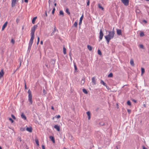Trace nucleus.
<instances>
[{
    "label": "nucleus",
    "instance_id": "nucleus-46",
    "mask_svg": "<svg viewBox=\"0 0 149 149\" xmlns=\"http://www.w3.org/2000/svg\"><path fill=\"white\" fill-rule=\"evenodd\" d=\"M90 4V1L89 0H88V1L87 3V6H89Z\"/></svg>",
    "mask_w": 149,
    "mask_h": 149
},
{
    "label": "nucleus",
    "instance_id": "nucleus-57",
    "mask_svg": "<svg viewBox=\"0 0 149 149\" xmlns=\"http://www.w3.org/2000/svg\"><path fill=\"white\" fill-rule=\"evenodd\" d=\"M133 101L134 102H136V100H133Z\"/></svg>",
    "mask_w": 149,
    "mask_h": 149
},
{
    "label": "nucleus",
    "instance_id": "nucleus-50",
    "mask_svg": "<svg viewBox=\"0 0 149 149\" xmlns=\"http://www.w3.org/2000/svg\"><path fill=\"white\" fill-rule=\"evenodd\" d=\"M52 1V0H49L48 3L49 4V5H50V3H51Z\"/></svg>",
    "mask_w": 149,
    "mask_h": 149
},
{
    "label": "nucleus",
    "instance_id": "nucleus-3",
    "mask_svg": "<svg viewBox=\"0 0 149 149\" xmlns=\"http://www.w3.org/2000/svg\"><path fill=\"white\" fill-rule=\"evenodd\" d=\"M37 26H38L37 25H35L31 28V36H34V33L35 30L37 28Z\"/></svg>",
    "mask_w": 149,
    "mask_h": 149
},
{
    "label": "nucleus",
    "instance_id": "nucleus-41",
    "mask_svg": "<svg viewBox=\"0 0 149 149\" xmlns=\"http://www.w3.org/2000/svg\"><path fill=\"white\" fill-rule=\"evenodd\" d=\"M11 117H12V118L14 119H16V118L15 117V116L13 114H11Z\"/></svg>",
    "mask_w": 149,
    "mask_h": 149
},
{
    "label": "nucleus",
    "instance_id": "nucleus-37",
    "mask_svg": "<svg viewBox=\"0 0 149 149\" xmlns=\"http://www.w3.org/2000/svg\"><path fill=\"white\" fill-rule=\"evenodd\" d=\"M77 24H77V22H75L74 23V26L76 27H77Z\"/></svg>",
    "mask_w": 149,
    "mask_h": 149
},
{
    "label": "nucleus",
    "instance_id": "nucleus-39",
    "mask_svg": "<svg viewBox=\"0 0 149 149\" xmlns=\"http://www.w3.org/2000/svg\"><path fill=\"white\" fill-rule=\"evenodd\" d=\"M11 42L13 44H14L15 42V40H14L13 39H12L11 40Z\"/></svg>",
    "mask_w": 149,
    "mask_h": 149
},
{
    "label": "nucleus",
    "instance_id": "nucleus-53",
    "mask_svg": "<svg viewBox=\"0 0 149 149\" xmlns=\"http://www.w3.org/2000/svg\"><path fill=\"white\" fill-rule=\"evenodd\" d=\"M54 33H55L53 31L51 33V36H53L54 34Z\"/></svg>",
    "mask_w": 149,
    "mask_h": 149
},
{
    "label": "nucleus",
    "instance_id": "nucleus-13",
    "mask_svg": "<svg viewBox=\"0 0 149 149\" xmlns=\"http://www.w3.org/2000/svg\"><path fill=\"white\" fill-rule=\"evenodd\" d=\"M117 33L118 35H121V34H122L121 30L117 29Z\"/></svg>",
    "mask_w": 149,
    "mask_h": 149
},
{
    "label": "nucleus",
    "instance_id": "nucleus-31",
    "mask_svg": "<svg viewBox=\"0 0 149 149\" xmlns=\"http://www.w3.org/2000/svg\"><path fill=\"white\" fill-rule=\"evenodd\" d=\"M113 77V74L111 73H110L108 75V77Z\"/></svg>",
    "mask_w": 149,
    "mask_h": 149
},
{
    "label": "nucleus",
    "instance_id": "nucleus-40",
    "mask_svg": "<svg viewBox=\"0 0 149 149\" xmlns=\"http://www.w3.org/2000/svg\"><path fill=\"white\" fill-rule=\"evenodd\" d=\"M55 8H53V10H52V14H53L54 13V12H55Z\"/></svg>",
    "mask_w": 149,
    "mask_h": 149
},
{
    "label": "nucleus",
    "instance_id": "nucleus-9",
    "mask_svg": "<svg viewBox=\"0 0 149 149\" xmlns=\"http://www.w3.org/2000/svg\"><path fill=\"white\" fill-rule=\"evenodd\" d=\"M7 23H8L7 22H5V23L2 26V31H3L4 30V29L5 28V27L7 26Z\"/></svg>",
    "mask_w": 149,
    "mask_h": 149
},
{
    "label": "nucleus",
    "instance_id": "nucleus-49",
    "mask_svg": "<svg viewBox=\"0 0 149 149\" xmlns=\"http://www.w3.org/2000/svg\"><path fill=\"white\" fill-rule=\"evenodd\" d=\"M72 53H71V51H70L69 53V56H72Z\"/></svg>",
    "mask_w": 149,
    "mask_h": 149
},
{
    "label": "nucleus",
    "instance_id": "nucleus-36",
    "mask_svg": "<svg viewBox=\"0 0 149 149\" xmlns=\"http://www.w3.org/2000/svg\"><path fill=\"white\" fill-rule=\"evenodd\" d=\"M97 52H98V54L99 55H102L101 52V51L100 50L98 49V50Z\"/></svg>",
    "mask_w": 149,
    "mask_h": 149
},
{
    "label": "nucleus",
    "instance_id": "nucleus-30",
    "mask_svg": "<svg viewBox=\"0 0 149 149\" xmlns=\"http://www.w3.org/2000/svg\"><path fill=\"white\" fill-rule=\"evenodd\" d=\"M141 72L142 74H143L145 72V69L144 68H141Z\"/></svg>",
    "mask_w": 149,
    "mask_h": 149
},
{
    "label": "nucleus",
    "instance_id": "nucleus-1",
    "mask_svg": "<svg viewBox=\"0 0 149 149\" xmlns=\"http://www.w3.org/2000/svg\"><path fill=\"white\" fill-rule=\"evenodd\" d=\"M108 32L109 33V34L105 36L104 37L107 41V43L109 44L110 40L112 39L114 37L115 34L114 28H113L112 31H108Z\"/></svg>",
    "mask_w": 149,
    "mask_h": 149
},
{
    "label": "nucleus",
    "instance_id": "nucleus-42",
    "mask_svg": "<svg viewBox=\"0 0 149 149\" xmlns=\"http://www.w3.org/2000/svg\"><path fill=\"white\" fill-rule=\"evenodd\" d=\"M40 41V38L39 37H38V41L37 42V44L38 45L39 42Z\"/></svg>",
    "mask_w": 149,
    "mask_h": 149
},
{
    "label": "nucleus",
    "instance_id": "nucleus-12",
    "mask_svg": "<svg viewBox=\"0 0 149 149\" xmlns=\"http://www.w3.org/2000/svg\"><path fill=\"white\" fill-rule=\"evenodd\" d=\"M26 130L29 132H32V128L31 127H27L26 128Z\"/></svg>",
    "mask_w": 149,
    "mask_h": 149
},
{
    "label": "nucleus",
    "instance_id": "nucleus-2",
    "mask_svg": "<svg viewBox=\"0 0 149 149\" xmlns=\"http://www.w3.org/2000/svg\"><path fill=\"white\" fill-rule=\"evenodd\" d=\"M28 100L29 101V104H32V95L30 89L28 90Z\"/></svg>",
    "mask_w": 149,
    "mask_h": 149
},
{
    "label": "nucleus",
    "instance_id": "nucleus-64",
    "mask_svg": "<svg viewBox=\"0 0 149 149\" xmlns=\"http://www.w3.org/2000/svg\"><path fill=\"white\" fill-rule=\"evenodd\" d=\"M143 149H147L146 148H145V147L143 146Z\"/></svg>",
    "mask_w": 149,
    "mask_h": 149
},
{
    "label": "nucleus",
    "instance_id": "nucleus-26",
    "mask_svg": "<svg viewBox=\"0 0 149 149\" xmlns=\"http://www.w3.org/2000/svg\"><path fill=\"white\" fill-rule=\"evenodd\" d=\"M99 125L102 126H103L105 125V123L104 122H101L99 123Z\"/></svg>",
    "mask_w": 149,
    "mask_h": 149
},
{
    "label": "nucleus",
    "instance_id": "nucleus-44",
    "mask_svg": "<svg viewBox=\"0 0 149 149\" xmlns=\"http://www.w3.org/2000/svg\"><path fill=\"white\" fill-rule=\"evenodd\" d=\"M9 119L10 121H11V123H12L14 121L11 118H10Z\"/></svg>",
    "mask_w": 149,
    "mask_h": 149
},
{
    "label": "nucleus",
    "instance_id": "nucleus-8",
    "mask_svg": "<svg viewBox=\"0 0 149 149\" xmlns=\"http://www.w3.org/2000/svg\"><path fill=\"white\" fill-rule=\"evenodd\" d=\"M92 82L93 84V85H95L96 84V81L95 78V77H93L92 78Z\"/></svg>",
    "mask_w": 149,
    "mask_h": 149
},
{
    "label": "nucleus",
    "instance_id": "nucleus-23",
    "mask_svg": "<svg viewBox=\"0 0 149 149\" xmlns=\"http://www.w3.org/2000/svg\"><path fill=\"white\" fill-rule=\"evenodd\" d=\"M51 63L52 64L54 65L55 63V61L54 59H52L50 61Z\"/></svg>",
    "mask_w": 149,
    "mask_h": 149
},
{
    "label": "nucleus",
    "instance_id": "nucleus-33",
    "mask_svg": "<svg viewBox=\"0 0 149 149\" xmlns=\"http://www.w3.org/2000/svg\"><path fill=\"white\" fill-rule=\"evenodd\" d=\"M144 36V34L143 32H141L140 33V36L141 37H143Z\"/></svg>",
    "mask_w": 149,
    "mask_h": 149
},
{
    "label": "nucleus",
    "instance_id": "nucleus-22",
    "mask_svg": "<svg viewBox=\"0 0 149 149\" xmlns=\"http://www.w3.org/2000/svg\"><path fill=\"white\" fill-rule=\"evenodd\" d=\"M85 82V79L84 78L82 79V80L81 81V85H83L84 84Z\"/></svg>",
    "mask_w": 149,
    "mask_h": 149
},
{
    "label": "nucleus",
    "instance_id": "nucleus-24",
    "mask_svg": "<svg viewBox=\"0 0 149 149\" xmlns=\"http://www.w3.org/2000/svg\"><path fill=\"white\" fill-rule=\"evenodd\" d=\"M63 53L65 54H66V49L64 47H63Z\"/></svg>",
    "mask_w": 149,
    "mask_h": 149
},
{
    "label": "nucleus",
    "instance_id": "nucleus-28",
    "mask_svg": "<svg viewBox=\"0 0 149 149\" xmlns=\"http://www.w3.org/2000/svg\"><path fill=\"white\" fill-rule=\"evenodd\" d=\"M87 48L89 51H91L92 50V47L91 46L89 45H88L87 46Z\"/></svg>",
    "mask_w": 149,
    "mask_h": 149
},
{
    "label": "nucleus",
    "instance_id": "nucleus-29",
    "mask_svg": "<svg viewBox=\"0 0 149 149\" xmlns=\"http://www.w3.org/2000/svg\"><path fill=\"white\" fill-rule=\"evenodd\" d=\"M82 91H83V92L84 93L86 94H87L88 93V92L86 89H85L84 88L82 90Z\"/></svg>",
    "mask_w": 149,
    "mask_h": 149
},
{
    "label": "nucleus",
    "instance_id": "nucleus-48",
    "mask_svg": "<svg viewBox=\"0 0 149 149\" xmlns=\"http://www.w3.org/2000/svg\"><path fill=\"white\" fill-rule=\"evenodd\" d=\"M74 68H75V70H77V67L75 64L74 65Z\"/></svg>",
    "mask_w": 149,
    "mask_h": 149
},
{
    "label": "nucleus",
    "instance_id": "nucleus-17",
    "mask_svg": "<svg viewBox=\"0 0 149 149\" xmlns=\"http://www.w3.org/2000/svg\"><path fill=\"white\" fill-rule=\"evenodd\" d=\"M49 138L51 139L53 143L55 142L54 138L52 136H49Z\"/></svg>",
    "mask_w": 149,
    "mask_h": 149
},
{
    "label": "nucleus",
    "instance_id": "nucleus-62",
    "mask_svg": "<svg viewBox=\"0 0 149 149\" xmlns=\"http://www.w3.org/2000/svg\"><path fill=\"white\" fill-rule=\"evenodd\" d=\"M40 43L41 45H42L43 44V42L42 41H41Z\"/></svg>",
    "mask_w": 149,
    "mask_h": 149
},
{
    "label": "nucleus",
    "instance_id": "nucleus-58",
    "mask_svg": "<svg viewBox=\"0 0 149 149\" xmlns=\"http://www.w3.org/2000/svg\"><path fill=\"white\" fill-rule=\"evenodd\" d=\"M136 12H138V13H139V12H140V10H139L138 9V10H136Z\"/></svg>",
    "mask_w": 149,
    "mask_h": 149
},
{
    "label": "nucleus",
    "instance_id": "nucleus-32",
    "mask_svg": "<svg viewBox=\"0 0 149 149\" xmlns=\"http://www.w3.org/2000/svg\"><path fill=\"white\" fill-rule=\"evenodd\" d=\"M60 14L61 15H62L63 16L64 15V13L63 11L62 10H60Z\"/></svg>",
    "mask_w": 149,
    "mask_h": 149
},
{
    "label": "nucleus",
    "instance_id": "nucleus-51",
    "mask_svg": "<svg viewBox=\"0 0 149 149\" xmlns=\"http://www.w3.org/2000/svg\"><path fill=\"white\" fill-rule=\"evenodd\" d=\"M127 112H128V113H130L131 112V110L130 109H127Z\"/></svg>",
    "mask_w": 149,
    "mask_h": 149
},
{
    "label": "nucleus",
    "instance_id": "nucleus-47",
    "mask_svg": "<svg viewBox=\"0 0 149 149\" xmlns=\"http://www.w3.org/2000/svg\"><path fill=\"white\" fill-rule=\"evenodd\" d=\"M31 46H32V45H29V47H28V50H30V49H31Z\"/></svg>",
    "mask_w": 149,
    "mask_h": 149
},
{
    "label": "nucleus",
    "instance_id": "nucleus-20",
    "mask_svg": "<svg viewBox=\"0 0 149 149\" xmlns=\"http://www.w3.org/2000/svg\"><path fill=\"white\" fill-rule=\"evenodd\" d=\"M37 17H34L32 20V24H34L35 23V21L36 20V19H37Z\"/></svg>",
    "mask_w": 149,
    "mask_h": 149
},
{
    "label": "nucleus",
    "instance_id": "nucleus-25",
    "mask_svg": "<svg viewBox=\"0 0 149 149\" xmlns=\"http://www.w3.org/2000/svg\"><path fill=\"white\" fill-rule=\"evenodd\" d=\"M130 63L131 65L132 66H134V61L132 59L130 61Z\"/></svg>",
    "mask_w": 149,
    "mask_h": 149
},
{
    "label": "nucleus",
    "instance_id": "nucleus-5",
    "mask_svg": "<svg viewBox=\"0 0 149 149\" xmlns=\"http://www.w3.org/2000/svg\"><path fill=\"white\" fill-rule=\"evenodd\" d=\"M18 0H12L11 6L12 7H15L17 3Z\"/></svg>",
    "mask_w": 149,
    "mask_h": 149
},
{
    "label": "nucleus",
    "instance_id": "nucleus-34",
    "mask_svg": "<svg viewBox=\"0 0 149 149\" xmlns=\"http://www.w3.org/2000/svg\"><path fill=\"white\" fill-rule=\"evenodd\" d=\"M139 47L141 49H144V47L142 44H140L139 45Z\"/></svg>",
    "mask_w": 149,
    "mask_h": 149
},
{
    "label": "nucleus",
    "instance_id": "nucleus-45",
    "mask_svg": "<svg viewBox=\"0 0 149 149\" xmlns=\"http://www.w3.org/2000/svg\"><path fill=\"white\" fill-rule=\"evenodd\" d=\"M60 117H61V116L59 115H57L55 117L56 118H60Z\"/></svg>",
    "mask_w": 149,
    "mask_h": 149
},
{
    "label": "nucleus",
    "instance_id": "nucleus-63",
    "mask_svg": "<svg viewBox=\"0 0 149 149\" xmlns=\"http://www.w3.org/2000/svg\"><path fill=\"white\" fill-rule=\"evenodd\" d=\"M116 149H118V146H116Z\"/></svg>",
    "mask_w": 149,
    "mask_h": 149
},
{
    "label": "nucleus",
    "instance_id": "nucleus-19",
    "mask_svg": "<svg viewBox=\"0 0 149 149\" xmlns=\"http://www.w3.org/2000/svg\"><path fill=\"white\" fill-rule=\"evenodd\" d=\"M98 7L99 8L101 9L102 10H103L104 9V8L101 6L100 3L98 4Z\"/></svg>",
    "mask_w": 149,
    "mask_h": 149
},
{
    "label": "nucleus",
    "instance_id": "nucleus-15",
    "mask_svg": "<svg viewBox=\"0 0 149 149\" xmlns=\"http://www.w3.org/2000/svg\"><path fill=\"white\" fill-rule=\"evenodd\" d=\"M21 117L22 119H24V120H26V117L23 113H22V114L21 115Z\"/></svg>",
    "mask_w": 149,
    "mask_h": 149
},
{
    "label": "nucleus",
    "instance_id": "nucleus-60",
    "mask_svg": "<svg viewBox=\"0 0 149 149\" xmlns=\"http://www.w3.org/2000/svg\"><path fill=\"white\" fill-rule=\"evenodd\" d=\"M45 16L46 17H47V15L46 11L45 13Z\"/></svg>",
    "mask_w": 149,
    "mask_h": 149
},
{
    "label": "nucleus",
    "instance_id": "nucleus-35",
    "mask_svg": "<svg viewBox=\"0 0 149 149\" xmlns=\"http://www.w3.org/2000/svg\"><path fill=\"white\" fill-rule=\"evenodd\" d=\"M127 104L128 105L130 106L131 105V102L129 100H128L127 101Z\"/></svg>",
    "mask_w": 149,
    "mask_h": 149
},
{
    "label": "nucleus",
    "instance_id": "nucleus-52",
    "mask_svg": "<svg viewBox=\"0 0 149 149\" xmlns=\"http://www.w3.org/2000/svg\"><path fill=\"white\" fill-rule=\"evenodd\" d=\"M42 149H45V146L44 145H42Z\"/></svg>",
    "mask_w": 149,
    "mask_h": 149
},
{
    "label": "nucleus",
    "instance_id": "nucleus-14",
    "mask_svg": "<svg viewBox=\"0 0 149 149\" xmlns=\"http://www.w3.org/2000/svg\"><path fill=\"white\" fill-rule=\"evenodd\" d=\"M83 17H84L83 15H82L80 19L79 22V25H81V23H82V21L83 19Z\"/></svg>",
    "mask_w": 149,
    "mask_h": 149
},
{
    "label": "nucleus",
    "instance_id": "nucleus-38",
    "mask_svg": "<svg viewBox=\"0 0 149 149\" xmlns=\"http://www.w3.org/2000/svg\"><path fill=\"white\" fill-rule=\"evenodd\" d=\"M36 142V144L38 146H39V141L38 139H36L35 140Z\"/></svg>",
    "mask_w": 149,
    "mask_h": 149
},
{
    "label": "nucleus",
    "instance_id": "nucleus-27",
    "mask_svg": "<svg viewBox=\"0 0 149 149\" xmlns=\"http://www.w3.org/2000/svg\"><path fill=\"white\" fill-rule=\"evenodd\" d=\"M58 30L56 29V26H55L54 27V29L53 31V32L55 33L56 32H58Z\"/></svg>",
    "mask_w": 149,
    "mask_h": 149
},
{
    "label": "nucleus",
    "instance_id": "nucleus-18",
    "mask_svg": "<svg viewBox=\"0 0 149 149\" xmlns=\"http://www.w3.org/2000/svg\"><path fill=\"white\" fill-rule=\"evenodd\" d=\"M86 114L88 116V119L90 120L91 118L90 114L91 113L89 111H88L86 112Z\"/></svg>",
    "mask_w": 149,
    "mask_h": 149
},
{
    "label": "nucleus",
    "instance_id": "nucleus-56",
    "mask_svg": "<svg viewBox=\"0 0 149 149\" xmlns=\"http://www.w3.org/2000/svg\"><path fill=\"white\" fill-rule=\"evenodd\" d=\"M24 1L25 3H28V0H24Z\"/></svg>",
    "mask_w": 149,
    "mask_h": 149
},
{
    "label": "nucleus",
    "instance_id": "nucleus-16",
    "mask_svg": "<svg viewBox=\"0 0 149 149\" xmlns=\"http://www.w3.org/2000/svg\"><path fill=\"white\" fill-rule=\"evenodd\" d=\"M100 83L102 84L103 85L106 87L107 88V84L105 83L102 80H101L100 81Z\"/></svg>",
    "mask_w": 149,
    "mask_h": 149
},
{
    "label": "nucleus",
    "instance_id": "nucleus-59",
    "mask_svg": "<svg viewBox=\"0 0 149 149\" xmlns=\"http://www.w3.org/2000/svg\"><path fill=\"white\" fill-rule=\"evenodd\" d=\"M143 107H145V108H146V105L145 104H144L143 105Z\"/></svg>",
    "mask_w": 149,
    "mask_h": 149
},
{
    "label": "nucleus",
    "instance_id": "nucleus-43",
    "mask_svg": "<svg viewBox=\"0 0 149 149\" xmlns=\"http://www.w3.org/2000/svg\"><path fill=\"white\" fill-rule=\"evenodd\" d=\"M17 140H19L20 142L22 141V139L21 137H18L17 138Z\"/></svg>",
    "mask_w": 149,
    "mask_h": 149
},
{
    "label": "nucleus",
    "instance_id": "nucleus-54",
    "mask_svg": "<svg viewBox=\"0 0 149 149\" xmlns=\"http://www.w3.org/2000/svg\"><path fill=\"white\" fill-rule=\"evenodd\" d=\"M143 22H145V23H147V21L145 19L143 20Z\"/></svg>",
    "mask_w": 149,
    "mask_h": 149
},
{
    "label": "nucleus",
    "instance_id": "nucleus-61",
    "mask_svg": "<svg viewBox=\"0 0 149 149\" xmlns=\"http://www.w3.org/2000/svg\"><path fill=\"white\" fill-rule=\"evenodd\" d=\"M51 109L52 110H54V107L53 106H52V107H51Z\"/></svg>",
    "mask_w": 149,
    "mask_h": 149
},
{
    "label": "nucleus",
    "instance_id": "nucleus-55",
    "mask_svg": "<svg viewBox=\"0 0 149 149\" xmlns=\"http://www.w3.org/2000/svg\"><path fill=\"white\" fill-rule=\"evenodd\" d=\"M43 93L45 94H46V91H45V90L44 89H43Z\"/></svg>",
    "mask_w": 149,
    "mask_h": 149
},
{
    "label": "nucleus",
    "instance_id": "nucleus-11",
    "mask_svg": "<svg viewBox=\"0 0 149 149\" xmlns=\"http://www.w3.org/2000/svg\"><path fill=\"white\" fill-rule=\"evenodd\" d=\"M54 128L56 129L58 131H60V129L59 126L57 125H55L54 126Z\"/></svg>",
    "mask_w": 149,
    "mask_h": 149
},
{
    "label": "nucleus",
    "instance_id": "nucleus-6",
    "mask_svg": "<svg viewBox=\"0 0 149 149\" xmlns=\"http://www.w3.org/2000/svg\"><path fill=\"white\" fill-rule=\"evenodd\" d=\"M103 34L102 32V29H101L100 32V36H99V39L100 41V40H102L103 37Z\"/></svg>",
    "mask_w": 149,
    "mask_h": 149
},
{
    "label": "nucleus",
    "instance_id": "nucleus-21",
    "mask_svg": "<svg viewBox=\"0 0 149 149\" xmlns=\"http://www.w3.org/2000/svg\"><path fill=\"white\" fill-rule=\"evenodd\" d=\"M65 12L67 13L68 15H70V13L69 11V9L68 8H67L65 10Z\"/></svg>",
    "mask_w": 149,
    "mask_h": 149
},
{
    "label": "nucleus",
    "instance_id": "nucleus-10",
    "mask_svg": "<svg viewBox=\"0 0 149 149\" xmlns=\"http://www.w3.org/2000/svg\"><path fill=\"white\" fill-rule=\"evenodd\" d=\"M4 74V72L3 69L1 70L0 71V79L3 76Z\"/></svg>",
    "mask_w": 149,
    "mask_h": 149
},
{
    "label": "nucleus",
    "instance_id": "nucleus-4",
    "mask_svg": "<svg viewBox=\"0 0 149 149\" xmlns=\"http://www.w3.org/2000/svg\"><path fill=\"white\" fill-rule=\"evenodd\" d=\"M122 2L126 6H127L129 5V0H121Z\"/></svg>",
    "mask_w": 149,
    "mask_h": 149
},
{
    "label": "nucleus",
    "instance_id": "nucleus-7",
    "mask_svg": "<svg viewBox=\"0 0 149 149\" xmlns=\"http://www.w3.org/2000/svg\"><path fill=\"white\" fill-rule=\"evenodd\" d=\"M31 38L29 41V45H32L33 42V40L34 38V36H31Z\"/></svg>",
    "mask_w": 149,
    "mask_h": 149
}]
</instances>
